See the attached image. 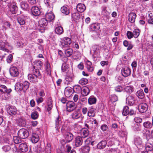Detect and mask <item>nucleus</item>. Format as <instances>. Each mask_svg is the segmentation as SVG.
I'll list each match as a JSON object with an SVG mask.
<instances>
[{"label":"nucleus","instance_id":"4","mask_svg":"<svg viewBox=\"0 0 153 153\" xmlns=\"http://www.w3.org/2000/svg\"><path fill=\"white\" fill-rule=\"evenodd\" d=\"M18 135V137L20 138L24 139L28 137L29 133L26 129L22 128L19 131Z\"/></svg>","mask_w":153,"mask_h":153},{"label":"nucleus","instance_id":"17","mask_svg":"<svg viewBox=\"0 0 153 153\" xmlns=\"http://www.w3.org/2000/svg\"><path fill=\"white\" fill-rule=\"evenodd\" d=\"M100 28V26L97 23L92 24L90 26V30L91 31H94L96 32Z\"/></svg>","mask_w":153,"mask_h":153},{"label":"nucleus","instance_id":"14","mask_svg":"<svg viewBox=\"0 0 153 153\" xmlns=\"http://www.w3.org/2000/svg\"><path fill=\"white\" fill-rule=\"evenodd\" d=\"M126 102L129 105H133L135 103L134 97L131 95L128 96L126 98Z\"/></svg>","mask_w":153,"mask_h":153},{"label":"nucleus","instance_id":"42","mask_svg":"<svg viewBox=\"0 0 153 153\" xmlns=\"http://www.w3.org/2000/svg\"><path fill=\"white\" fill-rule=\"evenodd\" d=\"M55 32L57 34L60 35L63 32V30L62 27L58 26L56 27L55 30Z\"/></svg>","mask_w":153,"mask_h":153},{"label":"nucleus","instance_id":"8","mask_svg":"<svg viewBox=\"0 0 153 153\" xmlns=\"http://www.w3.org/2000/svg\"><path fill=\"white\" fill-rule=\"evenodd\" d=\"M76 108V106L73 101H69L67 103L66 109L67 111L68 112L73 111Z\"/></svg>","mask_w":153,"mask_h":153},{"label":"nucleus","instance_id":"24","mask_svg":"<svg viewBox=\"0 0 153 153\" xmlns=\"http://www.w3.org/2000/svg\"><path fill=\"white\" fill-rule=\"evenodd\" d=\"M32 142L33 143H36L38 141V135L37 134L33 133L31 139Z\"/></svg>","mask_w":153,"mask_h":153},{"label":"nucleus","instance_id":"21","mask_svg":"<svg viewBox=\"0 0 153 153\" xmlns=\"http://www.w3.org/2000/svg\"><path fill=\"white\" fill-rule=\"evenodd\" d=\"M86 7L85 5L82 4H79L76 6V9L78 12L82 13L84 11Z\"/></svg>","mask_w":153,"mask_h":153},{"label":"nucleus","instance_id":"58","mask_svg":"<svg viewBox=\"0 0 153 153\" xmlns=\"http://www.w3.org/2000/svg\"><path fill=\"white\" fill-rule=\"evenodd\" d=\"M118 100L117 96L115 95H112L111 97V100L112 102H114L117 101Z\"/></svg>","mask_w":153,"mask_h":153},{"label":"nucleus","instance_id":"57","mask_svg":"<svg viewBox=\"0 0 153 153\" xmlns=\"http://www.w3.org/2000/svg\"><path fill=\"white\" fill-rule=\"evenodd\" d=\"M74 90H75L76 92H79L81 90V88L79 85H76L74 87Z\"/></svg>","mask_w":153,"mask_h":153},{"label":"nucleus","instance_id":"16","mask_svg":"<svg viewBox=\"0 0 153 153\" xmlns=\"http://www.w3.org/2000/svg\"><path fill=\"white\" fill-rule=\"evenodd\" d=\"M121 73L123 76H128L131 73L130 69L128 67H125L121 71Z\"/></svg>","mask_w":153,"mask_h":153},{"label":"nucleus","instance_id":"5","mask_svg":"<svg viewBox=\"0 0 153 153\" xmlns=\"http://www.w3.org/2000/svg\"><path fill=\"white\" fill-rule=\"evenodd\" d=\"M7 48L11 49H12V47L9 43L7 42L5 43L3 42H0V50L8 52L9 50Z\"/></svg>","mask_w":153,"mask_h":153},{"label":"nucleus","instance_id":"28","mask_svg":"<svg viewBox=\"0 0 153 153\" xmlns=\"http://www.w3.org/2000/svg\"><path fill=\"white\" fill-rule=\"evenodd\" d=\"M46 16L50 21L54 20L55 18V16L52 12L47 13L46 14Z\"/></svg>","mask_w":153,"mask_h":153},{"label":"nucleus","instance_id":"31","mask_svg":"<svg viewBox=\"0 0 153 153\" xmlns=\"http://www.w3.org/2000/svg\"><path fill=\"white\" fill-rule=\"evenodd\" d=\"M90 91L88 88L86 87H84L82 91V94L84 96H87L89 93Z\"/></svg>","mask_w":153,"mask_h":153},{"label":"nucleus","instance_id":"22","mask_svg":"<svg viewBox=\"0 0 153 153\" xmlns=\"http://www.w3.org/2000/svg\"><path fill=\"white\" fill-rule=\"evenodd\" d=\"M19 150L22 152H27L28 150L27 145L25 143L21 144L19 147Z\"/></svg>","mask_w":153,"mask_h":153},{"label":"nucleus","instance_id":"48","mask_svg":"<svg viewBox=\"0 0 153 153\" xmlns=\"http://www.w3.org/2000/svg\"><path fill=\"white\" fill-rule=\"evenodd\" d=\"M88 82V81L87 79L82 78L79 81V82L82 85H84L87 84Z\"/></svg>","mask_w":153,"mask_h":153},{"label":"nucleus","instance_id":"60","mask_svg":"<svg viewBox=\"0 0 153 153\" xmlns=\"http://www.w3.org/2000/svg\"><path fill=\"white\" fill-rule=\"evenodd\" d=\"M31 117L32 119H35L37 118L38 115L37 114V112H33L31 114Z\"/></svg>","mask_w":153,"mask_h":153},{"label":"nucleus","instance_id":"50","mask_svg":"<svg viewBox=\"0 0 153 153\" xmlns=\"http://www.w3.org/2000/svg\"><path fill=\"white\" fill-rule=\"evenodd\" d=\"M90 147L88 146L83 147L82 148V153H88L90 151Z\"/></svg>","mask_w":153,"mask_h":153},{"label":"nucleus","instance_id":"53","mask_svg":"<svg viewBox=\"0 0 153 153\" xmlns=\"http://www.w3.org/2000/svg\"><path fill=\"white\" fill-rule=\"evenodd\" d=\"M8 89H7L6 87L4 85H1L0 86V91L1 92H5L7 91Z\"/></svg>","mask_w":153,"mask_h":153},{"label":"nucleus","instance_id":"2","mask_svg":"<svg viewBox=\"0 0 153 153\" xmlns=\"http://www.w3.org/2000/svg\"><path fill=\"white\" fill-rule=\"evenodd\" d=\"M48 24L47 20L45 18H43L39 21V26L41 28H39V32L41 33L44 32L45 27Z\"/></svg>","mask_w":153,"mask_h":153},{"label":"nucleus","instance_id":"39","mask_svg":"<svg viewBox=\"0 0 153 153\" xmlns=\"http://www.w3.org/2000/svg\"><path fill=\"white\" fill-rule=\"evenodd\" d=\"M61 12L66 15H67L69 13V10L67 7L65 6H63L61 8Z\"/></svg>","mask_w":153,"mask_h":153},{"label":"nucleus","instance_id":"63","mask_svg":"<svg viewBox=\"0 0 153 153\" xmlns=\"http://www.w3.org/2000/svg\"><path fill=\"white\" fill-rule=\"evenodd\" d=\"M140 126L138 124H136L135 125L134 130L135 131H139L140 130Z\"/></svg>","mask_w":153,"mask_h":153},{"label":"nucleus","instance_id":"51","mask_svg":"<svg viewBox=\"0 0 153 153\" xmlns=\"http://www.w3.org/2000/svg\"><path fill=\"white\" fill-rule=\"evenodd\" d=\"M19 137L17 136H14L13 137V140L15 143L17 144L20 143L21 142V140Z\"/></svg>","mask_w":153,"mask_h":153},{"label":"nucleus","instance_id":"54","mask_svg":"<svg viewBox=\"0 0 153 153\" xmlns=\"http://www.w3.org/2000/svg\"><path fill=\"white\" fill-rule=\"evenodd\" d=\"M134 143L136 145L141 144L142 143L141 139L140 137L136 138L134 140Z\"/></svg>","mask_w":153,"mask_h":153},{"label":"nucleus","instance_id":"27","mask_svg":"<svg viewBox=\"0 0 153 153\" xmlns=\"http://www.w3.org/2000/svg\"><path fill=\"white\" fill-rule=\"evenodd\" d=\"M106 144L105 140H102L97 144V147L99 149H102L105 147Z\"/></svg>","mask_w":153,"mask_h":153},{"label":"nucleus","instance_id":"59","mask_svg":"<svg viewBox=\"0 0 153 153\" xmlns=\"http://www.w3.org/2000/svg\"><path fill=\"white\" fill-rule=\"evenodd\" d=\"M127 35L128 38L129 39H131L133 37H134V36L133 33L130 31H128L127 32Z\"/></svg>","mask_w":153,"mask_h":153},{"label":"nucleus","instance_id":"25","mask_svg":"<svg viewBox=\"0 0 153 153\" xmlns=\"http://www.w3.org/2000/svg\"><path fill=\"white\" fill-rule=\"evenodd\" d=\"M96 101V98L93 96H91L88 99V103L90 105L95 104Z\"/></svg>","mask_w":153,"mask_h":153},{"label":"nucleus","instance_id":"40","mask_svg":"<svg viewBox=\"0 0 153 153\" xmlns=\"http://www.w3.org/2000/svg\"><path fill=\"white\" fill-rule=\"evenodd\" d=\"M129 111V107L126 106H124L122 111L123 115L125 116L127 115L128 114Z\"/></svg>","mask_w":153,"mask_h":153},{"label":"nucleus","instance_id":"41","mask_svg":"<svg viewBox=\"0 0 153 153\" xmlns=\"http://www.w3.org/2000/svg\"><path fill=\"white\" fill-rule=\"evenodd\" d=\"M106 7H104L102 8L101 15L104 16L108 17L110 13L106 10Z\"/></svg>","mask_w":153,"mask_h":153},{"label":"nucleus","instance_id":"10","mask_svg":"<svg viewBox=\"0 0 153 153\" xmlns=\"http://www.w3.org/2000/svg\"><path fill=\"white\" fill-rule=\"evenodd\" d=\"M81 116L82 114L78 109L74 111L71 114V117L74 120L78 119Z\"/></svg>","mask_w":153,"mask_h":153},{"label":"nucleus","instance_id":"32","mask_svg":"<svg viewBox=\"0 0 153 153\" xmlns=\"http://www.w3.org/2000/svg\"><path fill=\"white\" fill-rule=\"evenodd\" d=\"M86 67L89 72H92L93 70V68L92 67L91 62L89 61L88 60L86 62Z\"/></svg>","mask_w":153,"mask_h":153},{"label":"nucleus","instance_id":"46","mask_svg":"<svg viewBox=\"0 0 153 153\" xmlns=\"http://www.w3.org/2000/svg\"><path fill=\"white\" fill-rule=\"evenodd\" d=\"M45 151L47 153H51V145L48 143L45 147Z\"/></svg>","mask_w":153,"mask_h":153},{"label":"nucleus","instance_id":"49","mask_svg":"<svg viewBox=\"0 0 153 153\" xmlns=\"http://www.w3.org/2000/svg\"><path fill=\"white\" fill-rule=\"evenodd\" d=\"M127 132L126 131H119L118 132V134L122 137H126L127 135Z\"/></svg>","mask_w":153,"mask_h":153},{"label":"nucleus","instance_id":"61","mask_svg":"<svg viewBox=\"0 0 153 153\" xmlns=\"http://www.w3.org/2000/svg\"><path fill=\"white\" fill-rule=\"evenodd\" d=\"M61 68L63 72H65L68 69V67L67 66L66 63H64L62 64Z\"/></svg>","mask_w":153,"mask_h":153},{"label":"nucleus","instance_id":"47","mask_svg":"<svg viewBox=\"0 0 153 153\" xmlns=\"http://www.w3.org/2000/svg\"><path fill=\"white\" fill-rule=\"evenodd\" d=\"M145 148L147 151H152L153 149V145L149 143H147L146 145Z\"/></svg>","mask_w":153,"mask_h":153},{"label":"nucleus","instance_id":"9","mask_svg":"<svg viewBox=\"0 0 153 153\" xmlns=\"http://www.w3.org/2000/svg\"><path fill=\"white\" fill-rule=\"evenodd\" d=\"M7 111L8 113L11 116L15 115L17 112V110L16 107L12 105L8 107Z\"/></svg>","mask_w":153,"mask_h":153},{"label":"nucleus","instance_id":"30","mask_svg":"<svg viewBox=\"0 0 153 153\" xmlns=\"http://www.w3.org/2000/svg\"><path fill=\"white\" fill-rule=\"evenodd\" d=\"M31 13L34 16H36L38 15V7L36 6H33L31 8Z\"/></svg>","mask_w":153,"mask_h":153},{"label":"nucleus","instance_id":"7","mask_svg":"<svg viewBox=\"0 0 153 153\" xmlns=\"http://www.w3.org/2000/svg\"><path fill=\"white\" fill-rule=\"evenodd\" d=\"M71 39L68 37H64L61 40V45L64 48L68 47L71 44Z\"/></svg>","mask_w":153,"mask_h":153},{"label":"nucleus","instance_id":"45","mask_svg":"<svg viewBox=\"0 0 153 153\" xmlns=\"http://www.w3.org/2000/svg\"><path fill=\"white\" fill-rule=\"evenodd\" d=\"M71 16L74 21L79 19L80 18L79 14L78 13H72Z\"/></svg>","mask_w":153,"mask_h":153},{"label":"nucleus","instance_id":"52","mask_svg":"<svg viewBox=\"0 0 153 153\" xmlns=\"http://www.w3.org/2000/svg\"><path fill=\"white\" fill-rule=\"evenodd\" d=\"M21 8L24 9H27L28 8V4L25 2H22L21 4Z\"/></svg>","mask_w":153,"mask_h":153},{"label":"nucleus","instance_id":"56","mask_svg":"<svg viewBox=\"0 0 153 153\" xmlns=\"http://www.w3.org/2000/svg\"><path fill=\"white\" fill-rule=\"evenodd\" d=\"M100 47L97 45H94L92 47V49L94 51V53H95L96 51H98L100 49Z\"/></svg>","mask_w":153,"mask_h":153},{"label":"nucleus","instance_id":"3","mask_svg":"<svg viewBox=\"0 0 153 153\" xmlns=\"http://www.w3.org/2000/svg\"><path fill=\"white\" fill-rule=\"evenodd\" d=\"M7 6L12 13H16L17 10V7L16 2L12 1L9 3H8Z\"/></svg>","mask_w":153,"mask_h":153},{"label":"nucleus","instance_id":"26","mask_svg":"<svg viewBox=\"0 0 153 153\" xmlns=\"http://www.w3.org/2000/svg\"><path fill=\"white\" fill-rule=\"evenodd\" d=\"M88 115L90 117H92L94 116L95 114L94 109L92 107H91L88 108Z\"/></svg>","mask_w":153,"mask_h":153},{"label":"nucleus","instance_id":"18","mask_svg":"<svg viewBox=\"0 0 153 153\" xmlns=\"http://www.w3.org/2000/svg\"><path fill=\"white\" fill-rule=\"evenodd\" d=\"M83 141L81 137L78 136L76 137L75 140V145L76 147L80 146L82 143Z\"/></svg>","mask_w":153,"mask_h":153},{"label":"nucleus","instance_id":"62","mask_svg":"<svg viewBox=\"0 0 153 153\" xmlns=\"http://www.w3.org/2000/svg\"><path fill=\"white\" fill-rule=\"evenodd\" d=\"M108 127L107 125L103 124L101 127V129L103 131H106L108 129Z\"/></svg>","mask_w":153,"mask_h":153},{"label":"nucleus","instance_id":"44","mask_svg":"<svg viewBox=\"0 0 153 153\" xmlns=\"http://www.w3.org/2000/svg\"><path fill=\"white\" fill-rule=\"evenodd\" d=\"M73 51L72 49L69 48L66 50L65 51V54L67 57H70L72 54Z\"/></svg>","mask_w":153,"mask_h":153},{"label":"nucleus","instance_id":"36","mask_svg":"<svg viewBox=\"0 0 153 153\" xmlns=\"http://www.w3.org/2000/svg\"><path fill=\"white\" fill-rule=\"evenodd\" d=\"M124 90L127 93L130 94L133 91L134 88L132 86H127L125 87Z\"/></svg>","mask_w":153,"mask_h":153},{"label":"nucleus","instance_id":"11","mask_svg":"<svg viewBox=\"0 0 153 153\" xmlns=\"http://www.w3.org/2000/svg\"><path fill=\"white\" fill-rule=\"evenodd\" d=\"M55 122V128L57 131H58L60 128L62 123L61 117L59 115L57 116L56 117Z\"/></svg>","mask_w":153,"mask_h":153},{"label":"nucleus","instance_id":"33","mask_svg":"<svg viewBox=\"0 0 153 153\" xmlns=\"http://www.w3.org/2000/svg\"><path fill=\"white\" fill-rule=\"evenodd\" d=\"M137 96L138 98L143 99L144 97V94L143 91L142 90H140L138 91L136 93Z\"/></svg>","mask_w":153,"mask_h":153},{"label":"nucleus","instance_id":"6","mask_svg":"<svg viewBox=\"0 0 153 153\" xmlns=\"http://www.w3.org/2000/svg\"><path fill=\"white\" fill-rule=\"evenodd\" d=\"M5 143L8 144L9 145H6L3 146L2 149L4 152H8L10 150L11 148L13 150H16V147L15 145L13 144L10 143L9 140H8L6 142H5Z\"/></svg>","mask_w":153,"mask_h":153},{"label":"nucleus","instance_id":"19","mask_svg":"<svg viewBox=\"0 0 153 153\" xmlns=\"http://www.w3.org/2000/svg\"><path fill=\"white\" fill-rule=\"evenodd\" d=\"M136 17V15L134 13H131L128 15V20L129 22L131 23H134Z\"/></svg>","mask_w":153,"mask_h":153},{"label":"nucleus","instance_id":"43","mask_svg":"<svg viewBox=\"0 0 153 153\" xmlns=\"http://www.w3.org/2000/svg\"><path fill=\"white\" fill-rule=\"evenodd\" d=\"M140 31L139 29H135L133 31V34L134 37L135 38H137L139 36Z\"/></svg>","mask_w":153,"mask_h":153},{"label":"nucleus","instance_id":"64","mask_svg":"<svg viewBox=\"0 0 153 153\" xmlns=\"http://www.w3.org/2000/svg\"><path fill=\"white\" fill-rule=\"evenodd\" d=\"M135 122L137 123H141L142 121V119L139 117H136L134 119Z\"/></svg>","mask_w":153,"mask_h":153},{"label":"nucleus","instance_id":"34","mask_svg":"<svg viewBox=\"0 0 153 153\" xmlns=\"http://www.w3.org/2000/svg\"><path fill=\"white\" fill-rule=\"evenodd\" d=\"M89 134V131L86 128L83 129L81 131V135L82 136L85 138L88 136Z\"/></svg>","mask_w":153,"mask_h":153},{"label":"nucleus","instance_id":"12","mask_svg":"<svg viewBox=\"0 0 153 153\" xmlns=\"http://www.w3.org/2000/svg\"><path fill=\"white\" fill-rule=\"evenodd\" d=\"M9 71L10 75L13 76H18L19 72L17 68L15 67H13L10 68Z\"/></svg>","mask_w":153,"mask_h":153},{"label":"nucleus","instance_id":"35","mask_svg":"<svg viewBox=\"0 0 153 153\" xmlns=\"http://www.w3.org/2000/svg\"><path fill=\"white\" fill-rule=\"evenodd\" d=\"M143 125L145 128L148 129H151L152 126V123L149 121L144 122L143 123Z\"/></svg>","mask_w":153,"mask_h":153},{"label":"nucleus","instance_id":"55","mask_svg":"<svg viewBox=\"0 0 153 153\" xmlns=\"http://www.w3.org/2000/svg\"><path fill=\"white\" fill-rule=\"evenodd\" d=\"M13 59V55L12 54H10L7 57L6 61L8 63H10L12 62Z\"/></svg>","mask_w":153,"mask_h":153},{"label":"nucleus","instance_id":"23","mask_svg":"<svg viewBox=\"0 0 153 153\" xmlns=\"http://www.w3.org/2000/svg\"><path fill=\"white\" fill-rule=\"evenodd\" d=\"M65 137L67 142H68L71 141L73 138V136L72 134L69 132L66 133Z\"/></svg>","mask_w":153,"mask_h":153},{"label":"nucleus","instance_id":"13","mask_svg":"<svg viewBox=\"0 0 153 153\" xmlns=\"http://www.w3.org/2000/svg\"><path fill=\"white\" fill-rule=\"evenodd\" d=\"M138 108L140 111L141 113H144L147 110L148 106L145 103H141L139 105Z\"/></svg>","mask_w":153,"mask_h":153},{"label":"nucleus","instance_id":"38","mask_svg":"<svg viewBox=\"0 0 153 153\" xmlns=\"http://www.w3.org/2000/svg\"><path fill=\"white\" fill-rule=\"evenodd\" d=\"M24 17L21 16L18 18L17 21L19 24L21 25H24L25 23V21L24 19Z\"/></svg>","mask_w":153,"mask_h":153},{"label":"nucleus","instance_id":"29","mask_svg":"<svg viewBox=\"0 0 153 153\" xmlns=\"http://www.w3.org/2000/svg\"><path fill=\"white\" fill-rule=\"evenodd\" d=\"M45 68L47 71V76H50L51 75V67L50 64L47 62L46 63Z\"/></svg>","mask_w":153,"mask_h":153},{"label":"nucleus","instance_id":"37","mask_svg":"<svg viewBox=\"0 0 153 153\" xmlns=\"http://www.w3.org/2000/svg\"><path fill=\"white\" fill-rule=\"evenodd\" d=\"M47 105L48 107L47 110L48 111H50L52 108V101L51 98V97H49L48 98V100Z\"/></svg>","mask_w":153,"mask_h":153},{"label":"nucleus","instance_id":"1","mask_svg":"<svg viewBox=\"0 0 153 153\" xmlns=\"http://www.w3.org/2000/svg\"><path fill=\"white\" fill-rule=\"evenodd\" d=\"M29 85V83L27 81H25L23 84L17 82L15 85V89L17 91H23L25 92L28 88Z\"/></svg>","mask_w":153,"mask_h":153},{"label":"nucleus","instance_id":"15","mask_svg":"<svg viewBox=\"0 0 153 153\" xmlns=\"http://www.w3.org/2000/svg\"><path fill=\"white\" fill-rule=\"evenodd\" d=\"M72 90V88L71 87H66L65 88L64 91V94L65 96L68 97H70L73 93Z\"/></svg>","mask_w":153,"mask_h":153},{"label":"nucleus","instance_id":"20","mask_svg":"<svg viewBox=\"0 0 153 153\" xmlns=\"http://www.w3.org/2000/svg\"><path fill=\"white\" fill-rule=\"evenodd\" d=\"M11 91V90L10 89H9L5 92L2 93L1 94L2 99L4 100L8 99L9 97V94Z\"/></svg>","mask_w":153,"mask_h":153}]
</instances>
